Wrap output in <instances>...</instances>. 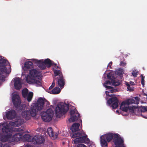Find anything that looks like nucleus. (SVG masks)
I'll return each mask as SVG.
<instances>
[{"label": "nucleus", "mask_w": 147, "mask_h": 147, "mask_svg": "<svg viewBox=\"0 0 147 147\" xmlns=\"http://www.w3.org/2000/svg\"><path fill=\"white\" fill-rule=\"evenodd\" d=\"M112 64V61L110 62L108 65L107 67H109L110 69L111 68V65Z\"/></svg>", "instance_id": "49530a36"}, {"label": "nucleus", "mask_w": 147, "mask_h": 147, "mask_svg": "<svg viewBox=\"0 0 147 147\" xmlns=\"http://www.w3.org/2000/svg\"><path fill=\"white\" fill-rule=\"evenodd\" d=\"M32 61L33 63H37V64L38 63L40 60H38L35 59H32Z\"/></svg>", "instance_id": "ea45409f"}, {"label": "nucleus", "mask_w": 147, "mask_h": 147, "mask_svg": "<svg viewBox=\"0 0 147 147\" xmlns=\"http://www.w3.org/2000/svg\"><path fill=\"white\" fill-rule=\"evenodd\" d=\"M28 90L26 88L23 89L22 90V95L23 97L26 98L28 95Z\"/></svg>", "instance_id": "c85d7f7f"}, {"label": "nucleus", "mask_w": 147, "mask_h": 147, "mask_svg": "<svg viewBox=\"0 0 147 147\" xmlns=\"http://www.w3.org/2000/svg\"><path fill=\"white\" fill-rule=\"evenodd\" d=\"M138 73V71H134L132 72V74L134 77H136L137 76Z\"/></svg>", "instance_id": "58836bf2"}, {"label": "nucleus", "mask_w": 147, "mask_h": 147, "mask_svg": "<svg viewBox=\"0 0 147 147\" xmlns=\"http://www.w3.org/2000/svg\"><path fill=\"white\" fill-rule=\"evenodd\" d=\"M33 63L31 61L26 62L24 63V67L27 69H30L32 67Z\"/></svg>", "instance_id": "393cba45"}, {"label": "nucleus", "mask_w": 147, "mask_h": 147, "mask_svg": "<svg viewBox=\"0 0 147 147\" xmlns=\"http://www.w3.org/2000/svg\"><path fill=\"white\" fill-rule=\"evenodd\" d=\"M52 65H54L55 67L57 65V64L54 63V62L52 63Z\"/></svg>", "instance_id": "8fccbe9b"}, {"label": "nucleus", "mask_w": 147, "mask_h": 147, "mask_svg": "<svg viewBox=\"0 0 147 147\" xmlns=\"http://www.w3.org/2000/svg\"><path fill=\"white\" fill-rule=\"evenodd\" d=\"M23 133L19 132L15 134L13 136L14 140L19 141L22 138Z\"/></svg>", "instance_id": "4be33fe9"}, {"label": "nucleus", "mask_w": 147, "mask_h": 147, "mask_svg": "<svg viewBox=\"0 0 147 147\" xmlns=\"http://www.w3.org/2000/svg\"><path fill=\"white\" fill-rule=\"evenodd\" d=\"M125 84L127 86V88L128 90H129L130 91L132 90L133 89L130 87V85L128 83V82H126L125 83Z\"/></svg>", "instance_id": "f704fd0d"}, {"label": "nucleus", "mask_w": 147, "mask_h": 147, "mask_svg": "<svg viewBox=\"0 0 147 147\" xmlns=\"http://www.w3.org/2000/svg\"><path fill=\"white\" fill-rule=\"evenodd\" d=\"M84 134V133L83 131L75 132L72 135L71 137L73 138H79Z\"/></svg>", "instance_id": "b1692460"}, {"label": "nucleus", "mask_w": 147, "mask_h": 147, "mask_svg": "<svg viewBox=\"0 0 147 147\" xmlns=\"http://www.w3.org/2000/svg\"><path fill=\"white\" fill-rule=\"evenodd\" d=\"M112 85L115 86H118L121 83L119 80H112Z\"/></svg>", "instance_id": "2f4dec72"}, {"label": "nucleus", "mask_w": 147, "mask_h": 147, "mask_svg": "<svg viewBox=\"0 0 147 147\" xmlns=\"http://www.w3.org/2000/svg\"><path fill=\"white\" fill-rule=\"evenodd\" d=\"M113 140L116 147H125L124 144V140L119 134H115Z\"/></svg>", "instance_id": "9d476101"}, {"label": "nucleus", "mask_w": 147, "mask_h": 147, "mask_svg": "<svg viewBox=\"0 0 147 147\" xmlns=\"http://www.w3.org/2000/svg\"><path fill=\"white\" fill-rule=\"evenodd\" d=\"M139 102V98L138 97H135L134 99H128L127 100L123 101L121 104L120 109L123 111L127 112L128 110V105L134 104H138Z\"/></svg>", "instance_id": "39448f33"}, {"label": "nucleus", "mask_w": 147, "mask_h": 147, "mask_svg": "<svg viewBox=\"0 0 147 147\" xmlns=\"http://www.w3.org/2000/svg\"><path fill=\"white\" fill-rule=\"evenodd\" d=\"M141 111L142 112H144L147 111V107L145 106H142Z\"/></svg>", "instance_id": "c9c22d12"}, {"label": "nucleus", "mask_w": 147, "mask_h": 147, "mask_svg": "<svg viewBox=\"0 0 147 147\" xmlns=\"http://www.w3.org/2000/svg\"><path fill=\"white\" fill-rule=\"evenodd\" d=\"M24 147H33L29 145H26Z\"/></svg>", "instance_id": "3c124183"}, {"label": "nucleus", "mask_w": 147, "mask_h": 147, "mask_svg": "<svg viewBox=\"0 0 147 147\" xmlns=\"http://www.w3.org/2000/svg\"><path fill=\"white\" fill-rule=\"evenodd\" d=\"M49 102L45 98L40 97L36 102L31 106L30 110H28L31 117H34L37 114V111L42 110L44 106L49 107Z\"/></svg>", "instance_id": "f257e3e1"}, {"label": "nucleus", "mask_w": 147, "mask_h": 147, "mask_svg": "<svg viewBox=\"0 0 147 147\" xmlns=\"http://www.w3.org/2000/svg\"><path fill=\"white\" fill-rule=\"evenodd\" d=\"M3 147H11L10 146H9L7 144H4Z\"/></svg>", "instance_id": "de8ad7c7"}, {"label": "nucleus", "mask_w": 147, "mask_h": 147, "mask_svg": "<svg viewBox=\"0 0 147 147\" xmlns=\"http://www.w3.org/2000/svg\"><path fill=\"white\" fill-rule=\"evenodd\" d=\"M7 67H4V68L1 69L0 71V80H3L5 78V76L3 74L4 73L7 74H9L7 71Z\"/></svg>", "instance_id": "f3484780"}, {"label": "nucleus", "mask_w": 147, "mask_h": 147, "mask_svg": "<svg viewBox=\"0 0 147 147\" xmlns=\"http://www.w3.org/2000/svg\"><path fill=\"white\" fill-rule=\"evenodd\" d=\"M33 96V93L32 92H30L28 94L26 98L28 102H30L31 101Z\"/></svg>", "instance_id": "c756f323"}, {"label": "nucleus", "mask_w": 147, "mask_h": 147, "mask_svg": "<svg viewBox=\"0 0 147 147\" xmlns=\"http://www.w3.org/2000/svg\"><path fill=\"white\" fill-rule=\"evenodd\" d=\"M53 115V111L51 109H48L46 112H43L41 115V117L43 121L49 122L52 119Z\"/></svg>", "instance_id": "1a4fd4ad"}, {"label": "nucleus", "mask_w": 147, "mask_h": 147, "mask_svg": "<svg viewBox=\"0 0 147 147\" xmlns=\"http://www.w3.org/2000/svg\"><path fill=\"white\" fill-rule=\"evenodd\" d=\"M77 147H87V146L84 144H80L77 145Z\"/></svg>", "instance_id": "c03bdc74"}, {"label": "nucleus", "mask_w": 147, "mask_h": 147, "mask_svg": "<svg viewBox=\"0 0 147 147\" xmlns=\"http://www.w3.org/2000/svg\"><path fill=\"white\" fill-rule=\"evenodd\" d=\"M80 124L79 123H75L73 124L71 126V131L73 132H75L79 130V127Z\"/></svg>", "instance_id": "aec40b11"}, {"label": "nucleus", "mask_w": 147, "mask_h": 147, "mask_svg": "<svg viewBox=\"0 0 147 147\" xmlns=\"http://www.w3.org/2000/svg\"><path fill=\"white\" fill-rule=\"evenodd\" d=\"M26 81L29 84H34L37 86H42V79L38 71L33 69L30 71L29 75L26 78Z\"/></svg>", "instance_id": "f03ea898"}, {"label": "nucleus", "mask_w": 147, "mask_h": 147, "mask_svg": "<svg viewBox=\"0 0 147 147\" xmlns=\"http://www.w3.org/2000/svg\"><path fill=\"white\" fill-rule=\"evenodd\" d=\"M69 108V105L66 104H58L55 108L56 117H60L62 114H65L68 110Z\"/></svg>", "instance_id": "423d86ee"}, {"label": "nucleus", "mask_w": 147, "mask_h": 147, "mask_svg": "<svg viewBox=\"0 0 147 147\" xmlns=\"http://www.w3.org/2000/svg\"><path fill=\"white\" fill-rule=\"evenodd\" d=\"M55 75V79L57 81L58 85L61 88H63L65 83V80L63 78L62 73L60 70H54Z\"/></svg>", "instance_id": "0eeeda50"}, {"label": "nucleus", "mask_w": 147, "mask_h": 147, "mask_svg": "<svg viewBox=\"0 0 147 147\" xmlns=\"http://www.w3.org/2000/svg\"><path fill=\"white\" fill-rule=\"evenodd\" d=\"M108 96L111 97L109 99L107 103L109 105L111 104V106L113 109H115L118 106L119 100L117 97L113 94H108Z\"/></svg>", "instance_id": "9b49d317"}, {"label": "nucleus", "mask_w": 147, "mask_h": 147, "mask_svg": "<svg viewBox=\"0 0 147 147\" xmlns=\"http://www.w3.org/2000/svg\"><path fill=\"white\" fill-rule=\"evenodd\" d=\"M80 117V114L78 113H77L75 115L71 116L69 121L70 122H74L77 120Z\"/></svg>", "instance_id": "412c9836"}, {"label": "nucleus", "mask_w": 147, "mask_h": 147, "mask_svg": "<svg viewBox=\"0 0 147 147\" xmlns=\"http://www.w3.org/2000/svg\"><path fill=\"white\" fill-rule=\"evenodd\" d=\"M13 130L17 132H21L23 131V129L20 128H15L13 130L11 128H9L8 125L6 124V125L3 126L2 128V132L6 134L4 135L2 134H0V140L3 142H5L7 141L9 138H11L12 136L11 133Z\"/></svg>", "instance_id": "7ed1b4c3"}, {"label": "nucleus", "mask_w": 147, "mask_h": 147, "mask_svg": "<svg viewBox=\"0 0 147 147\" xmlns=\"http://www.w3.org/2000/svg\"><path fill=\"white\" fill-rule=\"evenodd\" d=\"M61 91V90L58 87L54 88L51 91L52 94H57L59 93Z\"/></svg>", "instance_id": "cd10ccee"}, {"label": "nucleus", "mask_w": 147, "mask_h": 147, "mask_svg": "<svg viewBox=\"0 0 147 147\" xmlns=\"http://www.w3.org/2000/svg\"><path fill=\"white\" fill-rule=\"evenodd\" d=\"M117 112H118V110H117Z\"/></svg>", "instance_id": "6e6d98bb"}, {"label": "nucleus", "mask_w": 147, "mask_h": 147, "mask_svg": "<svg viewBox=\"0 0 147 147\" xmlns=\"http://www.w3.org/2000/svg\"><path fill=\"white\" fill-rule=\"evenodd\" d=\"M22 124V121L20 119H18L15 121L10 122L9 123V124L11 125L16 127H19Z\"/></svg>", "instance_id": "6ab92c4d"}, {"label": "nucleus", "mask_w": 147, "mask_h": 147, "mask_svg": "<svg viewBox=\"0 0 147 147\" xmlns=\"http://www.w3.org/2000/svg\"><path fill=\"white\" fill-rule=\"evenodd\" d=\"M78 113L77 111V110L76 109H74L71 110L70 111V113L71 116L75 115L76 113Z\"/></svg>", "instance_id": "473e14b6"}, {"label": "nucleus", "mask_w": 147, "mask_h": 147, "mask_svg": "<svg viewBox=\"0 0 147 147\" xmlns=\"http://www.w3.org/2000/svg\"><path fill=\"white\" fill-rule=\"evenodd\" d=\"M105 87L107 88V89L110 90L109 92L106 91V93L107 94V93H113L116 92H117L118 90L114 88L109 86H108L107 85H105Z\"/></svg>", "instance_id": "5701e85b"}, {"label": "nucleus", "mask_w": 147, "mask_h": 147, "mask_svg": "<svg viewBox=\"0 0 147 147\" xmlns=\"http://www.w3.org/2000/svg\"><path fill=\"white\" fill-rule=\"evenodd\" d=\"M16 113L13 110L8 111L6 114V116L8 119H12L14 118L16 115Z\"/></svg>", "instance_id": "2eb2a0df"}, {"label": "nucleus", "mask_w": 147, "mask_h": 147, "mask_svg": "<svg viewBox=\"0 0 147 147\" xmlns=\"http://www.w3.org/2000/svg\"><path fill=\"white\" fill-rule=\"evenodd\" d=\"M13 82L15 88L17 90H20L22 86L21 79L19 78H16L14 79Z\"/></svg>", "instance_id": "4468645a"}, {"label": "nucleus", "mask_w": 147, "mask_h": 147, "mask_svg": "<svg viewBox=\"0 0 147 147\" xmlns=\"http://www.w3.org/2000/svg\"><path fill=\"white\" fill-rule=\"evenodd\" d=\"M55 67L56 69H60V68L58 66H57V65H56V66H55Z\"/></svg>", "instance_id": "603ef678"}, {"label": "nucleus", "mask_w": 147, "mask_h": 147, "mask_svg": "<svg viewBox=\"0 0 147 147\" xmlns=\"http://www.w3.org/2000/svg\"><path fill=\"white\" fill-rule=\"evenodd\" d=\"M38 67L42 69H44L46 68V66L45 65L43 61L40 60L39 63L37 64Z\"/></svg>", "instance_id": "bb28decb"}, {"label": "nucleus", "mask_w": 147, "mask_h": 147, "mask_svg": "<svg viewBox=\"0 0 147 147\" xmlns=\"http://www.w3.org/2000/svg\"><path fill=\"white\" fill-rule=\"evenodd\" d=\"M55 82L54 81V80L52 84L51 85V86L49 87V90H50L53 88L54 86H55Z\"/></svg>", "instance_id": "79ce46f5"}, {"label": "nucleus", "mask_w": 147, "mask_h": 147, "mask_svg": "<svg viewBox=\"0 0 147 147\" xmlns=\"http://www.w3.org/2000/svg\"><path fill=\"white\" fill-rule=\"evenodd\" d=\"M12 102L14 106L18 111L24 110L26 107L24 104H21L20 98L17 94H14L12 96Z\"/></svg>", "instance_id": "20e7f679"}, {"label": "nucleus", "mask_w": 147, "mask_h": 147, "mask_svg": "<svg viewBox=\"0 0 147 147\" xmlns=\"http://www.w3.org/2000/svg\"><path fill=\"white\" fill-rule=\"evenodd\" d=\"M22 117L26 120H28L31 118V116L28 110L23 111L22 113Z\"/></svg>", "instance_id": "a211bd4d"}, {"label": "nucleus", "mask_w": 147, "mask_h": 147, "mask_svg": "<svg viewBox=\"0 0 147 147\" xmlns=\"http://www.w3.org/2000/svg\"><path fill=\"white\" fill-rule=\"evenodd\" d=\"M87 137V135L84 134V135L81 136L79 138H76L74 140V142L75 144L79 143L88 144L89 143L90 140Z\"/></svg>", "instance_id": "f8f14e48"}, {"label": "nucleus", "mask_w": 147, "mask_h": 147, "mask_svg": "<svg viewBox=\"0 0 147 147\" xmlns=\"http://www.w3.org/2000/svg\"><path fill=\"white\" fill-rule=\"evenodd\" d=\"M111 83L112 84V81L111 82H110L109 80H107L105 81V82L104 84L103 85L105 86V85H106L109 84L110 85H111Z\"/></svg>", "instance_id": "a19ab883"}, {"label": "nucleus", "mask_w": 147, "mask_h": 147, "mask_svg": "<svg viewBox=\"0 0 147 147\" xmlns=\"http://www.w3.org/2000/svg\"><path fill=\"white\" fill-rule=\"evenodd\" d=\"M47 133L50 137H51L53 139H56L57 137V134L56 133L55 134L53 131L52 128L49 127L47 129Z\"/></svg>", "instance_id": "dca6fc26"}, {"label": "nucleus", "mask_w": 147, "mask_h": 147, "mask_svg": "<svg viewBox=\"0 0 147 147\" xmlns=\"http://www.w3.org/2000/svg\"><path fill=\"white\" fill-rule=\"evenodd\" d=\"M23 138L27 142H30L31 141V136L29 134H26L24 135L23 136Z\"/></svg>", "instance_id": "7c9ffc66"}, {"label": "nucleus", "mask_w": 147, "mask_h": 147, "mask_svg": "<svg viewBox=\"0 0 147 147\" xmlns=\"http://www.w3.org/2000/svg\"><path fill=\"white\" fill-rule=\"evenodd\" d=\"M130 84L131 85H134V82L132 81H130V82H129Z\"/></svg>", "instance_id": "09e8293b"}, {"label": "nucleus", "mask_w": 147, "mask_h": 147, "mask_svg": "<svg viewBox=\"0 0 147 147\" xmlns=\"http://www.w3.org/2000/svg\"><path fill=\"white\" fill-rule=\"evenodd\" d=\"M135 108H136L135 107L133 106H129L128 105V109H129V111L130 112H134V110Z\"/></svg>", "instance_id": "72a5a7b5"}, {"label": "nucleus", "mask_w": 147, "mask_h": 147, "mask_svg": "<svg viewBox=\"0 0 147 147\" xmlns=\"http://www.w3.org/2000/svg\"><path fill=\"white\" fill-rule=\"evenodd\" d=\"M126 65V63L124 61H121L120 63V65L121 66H124Z\"/></svg>", "instance_id": "37998d69"}, {"label": "nucleus", "mask_w": 147, "mask_h": 147, "mask_svg": "<svg viewBox=\"0 0 147 147\" xmlns=\"http://www.w3.org/2000/svg\"><path fill=\"white\" fill-rule=\"evenodd\" d=\"M115 134L111 133L107 134L104 136H101L100 137V143L102 146L107 147V141L109 142L114 138V135Z\"/></svg>", "instance_id": "6e6552de"}, {"label": "nucleus", "mask_w": 147, "mask_h": 147, "mask_svg": "<svg viewBox=\"0 0 147 147\" xmlns=\"http://www.w3.org/2000/svg\"><path fill=\"white\" fill-rule=\"evenodd\" d=\"M32 140L34 144H41L44 142L45 139L43 137L38 135L33 137Z\"/></svg>", "instance_id": "ddd939ff"}, {"label": "nucleus", "mask_w": 147, "mask_h": 147, "mask_svg": "<svg viewBox=\"0 0 147 147\" xmlns=\"http://www.w3.org/2000/svg\"><path fill=\"white\" fill-rule=\"evenodd\" d=\"M3 144L2 143H0V147H2Z\"/></svg>", "instance_id": "5fc2aeb1"}, {"label": "nucleus", "mask_w": 147, "mask_h": 147, "mask_svg": "<svg viewBox=\"0 0 147 147\" xmlns=\"http://www.w3.org/2000/svg\"><path fill=\"white\" fill-rule=\"evenodd\" d=\"M141 76L142 77L141 78V84L143 86H144V76H143L142 75H141Z\"/></svg>", "instance_id": "4c0bfd02"}, {"label": "nucleus", "mask_w": 147, "mask_h": 147, "mask_svg": "<svg viewBox=\"0 0 147 147\" xmlns=\"http://www.w3.org/2000/svg\"><path fill=\"white\" fill-rule=\"evenodd\" d=\"M44 62L45 65H47L48 68H49L52 65V62L49 59H45L44 61Z\"/></svg>", "instance_id": "a878e982"}, {"label": "nucleus", "mask_w": 147, "mask_h": 147, "mask_svg": "<svg viewBox=\"0 0 147 147\" xmlns=\"http://www.w3.org/2000/svg\"><path fill=\"white\" fill-rule=\"evenodd\" d=\"M116 74L118 76H121L122 75V70L120 69H119L116 72Z\"/></svg>", "instance_id": "e433bc0d"}, {"label": "nucleus", "mask_w": 147, "mask_h": 147, "mask_svg": "<svg viewBox=\"0 0 147 147\" xmlns=\"http://www.w3.org/2000/svg\"><path fill=\"white\" fill-rule=\"evenodd\" d=\"M141 115L144 118H147V116H143L142 114H141Z\"/></svg>", "instance_id": "864d4df0"}, {"label": "nucleus", "mask_w": 147, "mask_h": 147, "mask_svg": "<svg viewBox=\"0 0 147 147\" xmlns=\"http://www.w3.org/2000/svg\"><path fill=\"white\" fill-rule=\"evenodd\" d=\"M107 77L108 79H111V76L110 73H109L107 74Z\"/></svg>", "instance_id": "a18cd8bd"}]
</instances>
